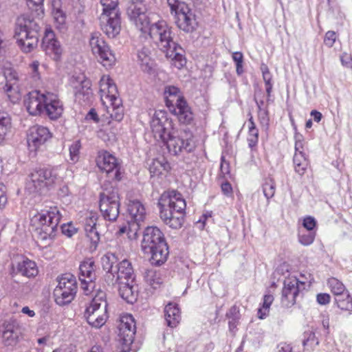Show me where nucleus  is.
I'll list each match as a JSON object with an SVG mask.
<instances>
[{
	"instance_id": "1",
	"label": "nucleus",
	"mask_w": 352,
	"mask_h": 352,
	"mask_svg": "<svg viewBox=\"0 0 352 352\" xmlns=\"http://www.w3.org/2000/svg\"><path fill=\"white\" fill-rule=\"evenodd\" d=\"M26 1L29 8L32 10L31 13L21 14L16 19L14 37L21 50L25 53H29L38 45L41 29L39 21L44 14V0Z\"/></svg>"
},
{
	"instance_id": "2",
	"label": "nucleus",
	"mask_w": 352,
	"mask_h": 352,
	"mask_svg": "<svg viewBox=\"0 0 352 352\" xmlns=\"http://www.w3.org/2000/svg\"><path fill=\"white\" fill-rule=\"evenodd\" d=\"M160 217L172 229L181 228L184 223L186 203L182 195L175 191L164 192L157 203Z\"/></svg>"
},
{
	"instance_id": "3",
	"label": "nucleus",
	"mask_w": 352,
	"mask_h": 352,
	"mask_svg": "<svg viewBox=\"0 0 352 352\" xmlns=\"http://www.w3.org/2000/svg\"><path fill=\"white\" fill-rule=\"evenodd\" d=\"M100 210L104 219H99L96 213L89 212L85 219V230L96 228L99 224L106 225V221H115L120 213V197L116 188L105 189L100 195Z\"/></svg>"
},
{
	"instance_id": "4",
	"label": "nucleus",
	"mask_w": 352,
	"mask_h": 352,
	"mask_svg": "<svg viewBox=\"0 0 352 352\" xmlns=\"http://www.w3.org/2000/svg\"><path fill=\"white\" fill-rule=\"evenodd\" d=\"M155 41L158 49L165 54L167 58L171 60V64L176 68L181 69L186 64V59L184 55V50L173 41L171 28L165 21L160 20L155 22Z\"/></svg>"
},
{
	"instance_id": "5",
	"label": "nucleus",
	"mask_w": 352,
	"mask_h": 352,
	"mask_svg": "<svg viewBox=\"0 0 352 352\" xmlns=\"http://www.w3.org/2000/svg\"><path fill=\"white\" fill-rule=\"evenodd\" d=\"M62 214L55 205H45L40 212L31 218V224L35 228L38 238L42 241L52 239L57 230Z\"/></svg>"
},
{
	"instance_id": "6",
	"label": "nucleus",
	"mask_w": 352,
	"mask_h": 352,
	"mask_svg": "<svg viewBox=\"0 0 352 352\" xmlns=\"http://www.w3.org/2000/svg\"><path fill=\"white\" fill-rule=\"evenodd\" d=\"M157 136V145L161 147L163 155L166 153V151L167 153L177 155L182 151L190 153L195 148V144L191 138L184 139L170 135V132L160 121L155 124V139Z\"/></svg>"
},
{
	"instance_id": "7",
	"label": "nucleus",
	"mask_w": 352,
	"mask_h": 352,
	"mask_svg": "<svg viewBox=\"0 0 352 352\" xmlns=\"http://www.w3.org/2000/svg\"><path fill=\"white\" fill-rule=\"evenodd\" d=\"M163 94L167 107L177 116L179 122L184 124H191L194 114L180 89L175 86H166Z\"/></svg>"
},
{
	"instance_id": "8",
	"label": "nucleus",
	"mask_w": 352,
	"mask_h": 352,
	"mask_svg": "<svg viewBox=\"0 0 352 352\" xmlns=\"http://www.w3.org/2000/svg\"><path fill=\"white\" fill-rule=\"evenodd\" d=\"M99 87L101 102L107 112L111 118L120 121L123 118V109L116 84L109 76L104 75L100 80Z\"/></svg>"
},
{
	"instance_id": "9",
	"label": "nucleus",
	"mask_w": 352,
	"mask_h": 352,
	"mask_svg": "<svg viewBox=\"0 0 352 352\" xmlns=\"http://www.w3.org/2000/svg\"><path fill=\"white\" fill-rule=\"evenodd\" d=\"M102 12L100 25L102 32L109 38H114L121 30L120 12L118 0H100Z\"/></svg>"
},
{
	"instance_id": "10",
	"label": "nucleus",
	"mask_w": 352,
	"mask_h": 352,
	"mask_svg": "<svg viewBox=\"0 0 352 352\" xmlns=\"http://www.w3.org/2000/svg\"><path fill=\"white\" fill-rule=\"evenodd\" d=\"M57 285L54 289L53 296L56 303L60 306L69 304L77 292V283L72 274H64L56 278Z\"/></svg>"
},
{
	"instance_id": "11",
	"label": "nucleus",
	"mask_w": 352,
	"mask_h": 352,
	"mask_svg": "<svg viewBox=\"0 0 352 352\" xmlns=\"http://www.w3.org/2000/svg\"><path fill=\"white\" fill-rule=\"evenodd\" d=\"M104 297V292H99L86 308L85 317L87 322L93 327L100 328L105 324L108 318V305Z\"/></svg>"
},
{
	"instance_id": "12",
	"label": "nucleus",
	"mask_w": 352,
	"mask_h": 352,
	"mask_svg": "<svg viewBox=\"0 0 352 352\" xmlns=\"http://www.w3.org/2000/svg\"><path fill=\"white\" fill-rule=\"evenodd\" d=\"M56 170L51 168H41L33 171L26 183V189L30 193H42L57 179Z\"/></svg>"
},
{
	"instance_id": "13",
	"label": "nucleus",
	"mask_w": 352,
	"mask_h": 352,
	"mask_svg": "<svg viewBox=\"0 0 352 352\" xmlns=\"http://www.w3.org/2000/svg\"><path fill=\"white\" fill-rule=\"evenodd\" d=\"M128 15L130 20L140 30L142 36L146 38H152L151 32L153 25L147 14V8L142 1L133 3L128 8Z\"/></svg>"
},
{
	"instance_id": "14",
	"label": "nucleus",
	"mask_w": 352,
	"mask_h": 352,
	"mask_svg": "<svg viewBox=\"0 0 352 352\" xmlns=\"http://www.w3.org/2000/svg\"><path fill=\"white\" fill-rule=\"evenodd\" d=\"M89 46L92 53L98 61L107 68L111 67L116 62V58L109 46L99 32H93L89 38Z\"/></svg>"
},
{
	"instance_id": "15",
	"label": "nucleus",
	"mask_w": 352,
	"mask_h": 352,
	"mask_svg": "<svg viewBox=\"0 0 352 352\" xmlns=\"http://www.w3.org/2000/svg\"><path fill=\"white\" fill-rule=\"evenodd\" d=\"M96 164L100 170L105 172L110 179L119 181L121 179L120 164L117 158L107 151L98 153Z\"/></svg>"
},
{
	"instance_id": "16",
	"label": "nucleus",
	"mask_w": 352,
	"mask_h": 352,
	"mask_svg": "<svg viewBox=\"0 0 352 352\" xmlns=\"http://www.w3.org/2000/svg\"><path fill=\"white\" fill-rule=\"evenodd\" d=\"M6 84L3 87L4 92L12 103L18 102L21 97L19 87V75L13 68L6 67L3 69Z\"/></svg>"
},
{
	"instance_id": "17",
	"label": "nucleus",
	"mask_w": 352,
	"mask_h": 352,
	"mask_svg": "<svg viewBox=\"0 0 352 352\" xmlns=\"http://www.w3.org/2000/svg\"><path fill=\"white\" fill-rule=\"evenodd\" d=\"M95 263L91 259L82 262L79 266V279L81 282V288L85 295L90 294L95 289V280L96 278Z\"/></svg>"
},
{
	"instance_id": "18",
	"label": "nucleus",
	"mask_w": 352,
	"mask_h": 352,
	"mask_svg": "<svg viewBox=\"0 0 352 352\" xmlns=\"http://www.w3.org/2000/svg\"><path fill=\"white\" fill-rule=\"evenodd\" d=\"M105 281L109 285L124 283V281L134 282L135 275L131 263L126 259L122 260L118 263L113 274L110 273L105 275Z\"/></svg>"
},
{
	"instance_id": "19",
	"label": "nucleus",
	"mask_w": 352,
	"mask_h": 352,
	"mask_svg": "<svg viewBox=\"0 0 352 352\" xmlns=\"http://www.w3.org/2000/svg\"><path fill=\"white\" fill-rule=\"evenodd\" d=\"M305 283L297 278L292 276L286 278L283 283L282 290L281 303L285 307H291L296 303V297L298 296L301 287Z\"/></svg>"
},
{
	"instance_id": "20",
	"label": "nucleus",
	"mask_w": 352,
	"mask_h": 352,
	"mask_svg": "<svg viewBox=\"0 0 352 352\" xmlns=\"http://www.w3.org/2000/svg\"><path fill=\"white\" fill-rule=\"evenodd\" d=\"M52 138L50 130L43 126H31L28 133L27 142L31 151H36Z\"/></svg>"
},
{
	"instance_id": "21",
	"label": "nucleus",
	"mask_w": 352,
	"mask_h": 352,
	"mask_svg": "<svg viewBox=\"0 0 352 352\" xmlns=\"http://www.w3.org/2000/svg\"><path fill=\"white\" fill-rule=\"evenodd\" d=\"M41 47L46 55L52 60L55 61L60 60L63 50L50 28H46L45 30Z\"/></svg>"
},
{
	"instance_id": "22",
	"label": "nucleus",
	"mask_w": 352,
	"mask_h": 352,
	"mask_svg": "<svg viewBox=\"0 0 352 352\" xmlns=\"http://www.w3.org/2000/svg\"><path fill=\"white\" fill-rule=\"evenodd\" d=\"M47 92L35 90L27 94L24 100V105L30 115L38 116L43 113Z\"/></svg>"
},
{
	"instance_id": "23",
	"label": "nucleus",
	"mask_w": 352,
	"mask_h": 352,
	"mask_svg": "<svg viewBox=\"0 0 352 352\" xmlns=\"http://www.w3.org/2000/svg\"><path fill=\"white\" fill-rule=\"evenodd\" d=\"M177 27L187 32H192L196 26L195 16L187 4H180L175 13Z\"/></svg>"
},
{
	"instance_id": "24",
	"label": "nucleus",
	"mask_w": 352,
	"mask_h": 352,
	"mask_svg": "<svg viewBox=\"0 0 352 352\" xmlns=\"http://www.w3.org/2000/svg\"><path fill=\"white\" fill-rule=\"evenodd\" d=\"M118 329V336L122 340L123 344L126 346L131 344L136 332L135 322L133 317L131 314L122 316Z\"/></svg>"
},
{
	"instance_id": "25",
	"label": "nucleus",
	"mask_w": 352,
	"mask_h": 352,
	"mask_svg": "<svg viewBox=\"0 0 352 352\" xmlns=\"http://www.w3.org/2000/svg\"><path fill=\"white\" fill-rule=\"evenodd\" d=\"M44 104L43 113L51 120H57L63 112V105L58 96L54 93L47 91Z\"/></svg>"
},
{
	"instance_id": "26",
	"label": "nucleus",
	"mask_w": 352,
	"mask_h": 352,
	"mask_svg": "<svg viewBox=\"0 0 352 352\" xmlns=\"http://www.w3.org/2000/svg\"><path fill=\"white\" fill-rule=\"evenodd\" d=\"M20 327L14 320L6 321L3 324L2 341L7 346H13L18 342Z\"/></svg>"
},
{
	"instance_id": "27",
	"label": "nucleus",
	"mask_w": 352,
	"mask_h": 352,
	"mask_svg": "<svg viewBox=\"0 0 352 352\" xmlns=\"http://www.w3.org/2000/svg\"><path fill=\"white\" fill-rule=\"evenodd\" d=\"M155 236H157V242H155V265L160 266L166 261L169 251L164 234L157 227H155Z\"/></svg>"
},
{
	"instance_id": "28",
	"label": "nucleus",
	"mask_w": 352,
	"mask_h": 352,
	"mask_svg": "<svg viewBox=\"0 0 352 352\" xmlns=\"http://www.w3.org/2000/svg\"><path fill=\"white\" fill-rule=\"evenodd\" d=\"M153 49L151 47H144L138 52V61L142 71L148 74L153 73L154 59Z\"/></svg>"
},
{
	"instance_id": "29",
	"label": "nucleus",
	"mask_w": 352,
	"mask_h": 352,
	"mask_svg": "<svg viewBox=\"0 0 352 352\" xmlns=\"http://www.w3.org/2000/svg\"><path fill=\"white\" fill-rule=\"evenodd\" d=\"M141 248L144 254L150 255L149 261L153 265L154 258V226H148L143 234Z\"/></svg>"
},
{
	"instance_id": "30",
	"label": "nucleus",
	"mask_w": 352,
	"mask_h": 352,
	"mask_svg": "<svg viewBox=\"0 0 352 352\" xmlns=\"http://www.w3.org/2000/svg\"><path fill=\"white\" fill-rule=\"evenodd\" d=\"M117 284L118 285L119 294L123 300L130 304L136 301L138 291L134 286V282L124 281V283Z\"/></svg>"
},
{
	"instance_id": "31",
	"label": "nucleus",
	"mask_w": 352,
	"mask_h": 352,
	"mask_svg": "<svg viewBox=\"0 0 352 352\" xmlns=\"http://www.w3.org/2000/svg\"><path fill=\"white\" fill-rule=\"evenodd\" d=\"M164 317L168 327H176L181 320V313L177 305L168 303L164 308Z\"/></svg>"
},
{
	"instance_id": "32",
	"label": "nucleus",
	"mask_w": 352,
	"mask_h": 352,
	"mask_svg": "<svg viewBox=\"0 0 352 352\" xmlns=\"http://www.w3.org/2000/svg\"><path fill=\"white\" fill-rule=\"evenodd\" d=\"M16 270L18 273L28 278L34 277L38 273L36 263L28 258L19 262L16 266Z\"/></svg>"
},
{
	"instance_id": "33",
	"label": "nucleus",
	"mask_w": 352,
	"mask_h": 352,
	"mask_svg": "<svg viewBox=\"0 0 352 352\" xmlns=\"http://www.w3.org/2000/svg\"><path fill=\"white\" fill-rule=\"evenodd\" d=\"M128 211L131 217V220L143 221L146 210L144 206L138 200L131 201L128 206Z\"/></svg>"
},
{
	"instance_id": "34",
	"label": "nucleus",
	"mask_w": 352,
	"mask_h": 352,
	"mask_svg": "<svg viewBox=\"0 0 352 352\" xmlns=\"http://www.w3.org/2000/svg\"><path fill=\"white\" fill-rule=\"evenodd\" d=\"M118 258L115 254L107 252L101 258V263L102 268L107 270V274H113L115 270L118 267Z\"/></svg>"
},
{
	"instance_id": "35",
	"label": "nucleus",
	"mask_w": 352,
	"mask_h": 352,
	"mask_svg": "<svg viewBox=\"0 0 352 352\" xmlns=\"http://www.w3.org/2000/svg\"><path fill=\"white\" fill-rule=\"evenodd\" d=\"M105 226L106 225H102L99 224V226L96 228H94L90 230H85L86 236L91 243L90 248L92 250H96L99 241H100V235L103 234L105 231Z\"/></svg>"
},
{
	"instance_id": "36",
	"label": "nucleus",
	"mask_w": 352,
	"mask_h": 352,
	"mask_svg": "<svg viewBox=\"0 0 352 352\" xmlns=\"http://www.w3.org/2000/svg\"><path fill=\"white\" fill-rule=\"evenodd\" d=\"M141 221L129 220L127 225L121 227L118 231L119 234L126 233L128 238L134 240L138 238V232L140 229Z\"/></svg>"
},
{
	"instance_id": "37",
	"label": "nucleus",
	"mask_w": 352,
	"mask_h": 352,
	"mask_svg": "<svg viewBox=\"0 0 352 352\" xmlns=\"http://www.w3.org/2000/svg\"><path fill=\"white\" fill-rule=\"evenodd\" d=\"M293 162L295 171L300 175H304L308 166V161L305 154L295 153Z\"/></svg>"
},
{
	"instance_id": "38",
	"label": "nucleus",
	"mask_w": 352,
	"mask_h": 352,
	"mask_svg": "<svg viewBox=\"0 0 352 352\" xmlns=\"http://www.w3.org/2000/svg\"><path fill=\"white\" fill-rule=\"evenodd\" d=\"M327 285L336 297L349 292L346 290L345 286L343 283L334 277L329 278L327 280Z\"/></svg>"
},
{
	"instance_id": "39",
	"label": "nucleus",
	"mask_w": 352,
	"mask_h": 352,
	"mask_svg": "<svg viewBox=\"0 0 352 352\" xmlns=\"http://www.w3.org/2000/svg\"><path fill=\"white\" fill-rule=\"evenodd\" d=\"M76 80L79 82V85H74V87L76 89V93L89 95L91 88L90 81L86 79L83 75L78 76Z\"/></svg>"
},
{
	"instance_id": "40",
	"label": "nucleus",
	"mask_w": 352,
	"mask_h": 352,
	"mask_svg": "<svg viewBox=\"0 0 352 352\" xmlns=\"http://www.w3.org/2000/svg\"><path fill=\"white\" fill-rule=\"evenodd\" d=\"M11 127V119L5 113H0V143L5 139V137Z\"/></svg>"
},
{
	"instance_id": "41",
	"label": "nucleus",
	"mask_w": 352,
	"mask_h": 352,
	"mask_svg": "<svg viewBox=\"0 0 352 352\" xmlns=\"http://www.w3.org/2000/svg\"><path fill=\"white\" fill-rule=\"evenodd\" d=\"M338 307L342 310L349 311L352 309V298L349 292L336 297Z\"/></svg>"
},
{
	"instance_id": "42",
	"label": "nucleus",
	"mask_w": 352,
	"mask_h": 352,
	"mask_svg": "<svg viewBox=\"0 0 352 352\" xmlns=\"http://www.w3.org/2000/svg\"><path fill=\"white\" fill-rule=\"evenodd\" d=\"M263 192L267 200L274 196L276 192V183L272 178H267L263 184Z\"/></svg>"
},
{
	"instance_id": "43",
	"label": "nucleus",
	"mask_w": 352,
	"mask_h": 352,
	"mask_svg": "<svg viewBox=\"0 0 352 352\" xmlns=\"http://www.w3.org/2000/svg\"><path fill=\"white\" fill-rule=\"evenodd\" d=\"M316 232L299 231L298 234V242L304 246L312 244L315 240Z\"/></svg>"
},
{
	"instance_id": "44",
	"label": "nucleus",
	"mask_w": 352,
	"mask_h": 352,
	"mask_svg": "<svg viewBox=\"0 0 352 352\" xmlns=\"http://www.w3.org/2000/svg\"><path fill=\"white\" fill-rule=\"evenodd\" d=\"M258 119L261 129L265 131H267L270 125V116L268 109H265L258 111Z\"/></svg>"
},
{
	"instance_id": "45",
	"label": "nucleus",
	"mask_w": 352,
	"mask_h": 352,
	"mask_svg": "<svg viewBox=\"0 0 352 352\" xmlns=\"http://www.w3.org/2000/svg\"><path fill=\"white\" fill-rule=\"evenodd\" d=\"M274 300V297L272 295L267 294L263 297V307L258 309V318L261 319L264 318L267 316L266 311H268V309Z\"/></svg>"
},
{
	"instance_id": "46",
	"label": "nucleus",
	"mask_w": 352,
	"mask_h": 352,
	"mask_svg": "<svg viewBox=\"0 0 352 352\" xmlns=\"http://www.w3.org/2000/svg\"><path fill=\"white\" fill-rule=\"evenodd\" d=\"M81 144L79 140L74 142L69 146V156L70 160L72 163H76L78 161L80 150Z\"/></svg>"
},
{
	"instance_id": "47",
	"label": "nucleus",
	"mask_w": 352,
	"mask_h": 352,
	"mask_svg": "<svg viewBox=\"0 0 352 352\" xmlns=\"http://www.w3.org/2000/svg\"><path fill=\"white\" fill-rule=\"evenodd\" d=\"M232 59L236 63V72L237 74L241 75L243 72V55L240 52H236L232 54Z\"/></svg>"
},
{
	"instance_id": "48",
	"label": "nucleus",
	"mask_w": 352,
	"mask_h": 352,
	"mask_svg": "<svg viewBox=\"0 0 352 352\" xmlns=\"http://www.w3.org/2000/svg\"><path fill=\"white\" fill-rule=\"evenodd\" d=\"M248 142L249 147L254 150L258 142V130H248Z\"/></svg>"
},
{
	"instance_id": "49",
	"label": "nucleus",
	"mask_w": 352,
	"mask_h": 352,
	"mask_svg": "<svg viewBox=\"0 0 352 352\" xmlns=\"http://www.w3.org/2000/svg\"><path fill=\"white\" fill-rule=\"evenodd\" d=\"M53 16L55 21L58 23V28L61 29L65 23L66 16L65 13L59 8L54 9Z\"/></svg>"
},
{
	"instance_id": "50",
	"label": "nucleus",
	"mask_w": 352,
	"mask_h": 352,
	"mask_svg": "<svg viewBox=\"0 0 352 352\" xmlns=\"http://www.w3.org/2000/svg\"><path fill=\"white\" fill-rule=\"evenodd\" d=\"M302 226L307 231L316 232V221L313 217L307 216L303 219Z\"/></svg>"
},
{
	"instance_id": "51",
	"label": "nucleus",
	"mask_w": 352,
	"mask_h": 352,
	"mask_svg": "<svg viewBox=\"0 0 352 352\" xmlns=\"http://www.w3.org/2000/svg\"><path fill=\"white\" fill-rule=\"evenodd\" d=\"M336 40V34L334 31H328L324 38V43L328 47H331Z\"/></svg>"
},
{
	"instance_id": "52",
	"label": "nucleus",
	"mask_w": 352,
	"mask_h": 352,
	"mask_svg": "<svg viewBox=\"0 0 352 352\" xmlns=\"http://www.w3.org/2000/svg\"><path fill=\"white\" fill-rule=\"evenodd\" d=\"M58 197L60 199H61L64 203L69 202V188L67 186H63L59 188L58 192Z\"/></svg>"
},
{
	"instance_id": "53",
	"label": "nucleus",
	"mask_w": 352,
	"mask_h": 352,
	"mask_svg": "<svg viewBox=\"0 0 352 352\" xmlns=\"http://www.w3.org/2000/svg\"><path fill=\"white\" fill-rule=\"evenodd\" d=\"M61 230L63 234L68 237H72L77 232V229L71 223L63 224Z\"/></svg>"
},
{
	"instance_id": "54",
	"label": "nucleus",
	"mask_w": 352,
	"mask_h": 352,
	"mask_svg": "<svg viewBox=\"0 0 352 352\" xmlns=\"http://www.w3.org/2000/svg\"><path fill=\"white\" fill-rule=\"evenodd\" d=\"M144 279L150 286L153 287L154 283V270L153 268L145 269L143 272Z\"/></svg>"
},
{
	"instance_id": "55",
	"label": "nucleus",
	"mask_w": 352,
	"mask_h": 352,
	"mask_svg": "<svg viewBox=\"0 0 352 352\" xmlns=\"http://www.w3.org/2000/svg\"><path fill=\"white\" fill-rule=\"evenodd\" d=\"M330 295L326 293L318 294L316 296V300L318 303L322 305L329 304L330 302Z\"/></svg>"
},
{
	"instance_id": "56",
	"label": "nucleus",
	"mask_w": 352,
	"mask_h": 352,
	"mask_svg": "<svg viewBox=\"0 0 352 352\" xmlns=\"http://www.w3.org/2000/svg\"><path fill=\"white\" fill-rule=\"evenodd\" d=\"M38 67H39V62L37 60L33 61L30 65V68L32 72V76L35 80L39 79V78H40L39 73H38Z\"/></svg>"
},
{
	"instance_id": "57",
	"label": "nucleus",
	"mask_w": 352,
	"mask_h": 352,
	"mask_svg": "<svg viewBox=\"0 0 352 352\" xmlns=\"http://www.w3.org/2000/svg\"><path fill=\"white\" fill-rule=\"evenodd\" d=\"M295 153H303V142L301 135H296Z\"/></svg>"
},
{
	"instance_id": "58",
	"label": "nucleus",
	"mask_w": 352,
	"mask_h": 352,
	"mask_svg": "<svg viewBox=\"0 0 352 352\" xmlns=\"http://www.w3.org/2000/svg\"><path fill=\"white\" fill-rule=\"evenodd\" d=\"M226 317L228 319H239V310L236 307H232L226 314Z\"/></svg>"
},
{
	"instance_id": "59",
	"label": "nucleus",
	"mask_w": 352,
	"mask_h": 352,
	"mask_svg": "<svg viewBox=\"0 0 352 352\" xmlns=\"http://www.w3.org/2000/svg\"><path fill=\"white\" fill-rule=\"evenodd\" d=\"M167 3L170 8L171 12L175 13L177 12V8L180 4H186L184 2H181L179 0H167Z\"/></svg>"
},
{
	"instance_id": "60",
	"label": "nucleus",
	"mask_w": 352,
	"mask_h": 352,
	"mask_svg": "<svg viewBox=\"0 0 352 352\" xmlns=\"http://www.w3.org/2000/svg\"><path fill=\"white\" fill-rule=\"evenodd\" d=\"M5 186L0 184V208L4 206L7 202V197L5 195Z\"/></svg>"
},
{
	"instance_id": "61",
	"label": "nucleus",
	"mask_w": 352,
	"mask_h": 352,
	"mask_svg": "<svg viewBox=\"0 0 352 352\" xmlns=\"http://www.w3.org/2000/svg\"><path fill=\"white\" fill-rule=\"evenodd\" d=\"M221 190L224 195L229 196L232 192V188L229 182H224L221 184Z\"/></svg>"
},
{
	"instance_id": "62",
	"label": "nucleus",
	"mask_w": 352,
	"mask_h": 352,
	"mask_svg": "<svg viewBox=\"0 0 352 352\" xmlns=\"http://www.w3.org/2000/svg\"><path fill=\"white\" fill-rule=\"evenodd\" d=\"M292 346L287 343H280L277 346L276 352H292Z\"/></svg>"
},
{
	"instance_id": "63",
	"label": "nucleus",
	"mask_w": 352,
	"mask_h": 352,
	"mask_svg": "<svg viewBox=\"0 0 352 352\" xmlns=\"http://www.w3.org/2000/svg\"><path fill=\"white\" fill-rule=\"evenodd\" d=\"M220 170L223 175H226L229 173V166L228 163H226L223 157L221 158V163L220 166Z\"/></svg>"
},
{
	"instance_id": "64",
	"label": "nucleus",
	"mask_w": 352,
	"mask_h": 352,
	"mask_svg": "<svg viewBox=\"0 0 352 352\" xmlns=\"http://www.w3.org/2000/svg\"><path fill=\"white\" fill-rule=\"evenodd\" d=\"M157 164L160 165V168L165 173H168L170 169V164L164 159L161 162L157 161Z\"/></svg>"
}]
</instances>
